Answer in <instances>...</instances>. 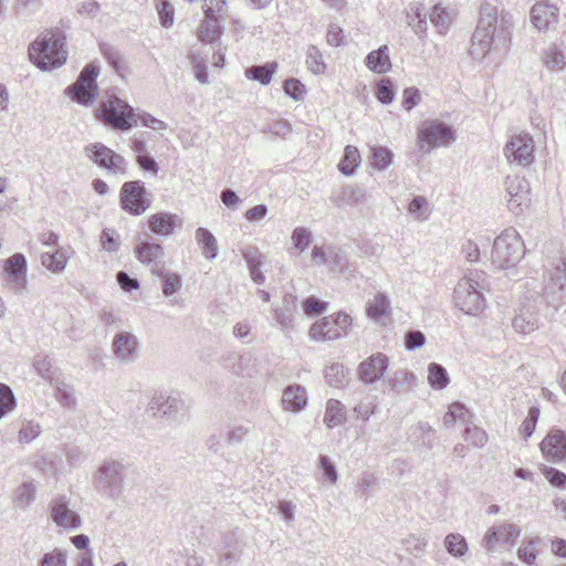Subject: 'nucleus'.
Masks as SVG:
<instances>
[{"mask_svg": "<svg viewBox=\"0 0 566 566\" xmlns=\"http://www.w3.org/2000/svg\"><path fill=\"white\" fill-rule=\"evenodd\" d=\"M32 63L43 71L61 66L67 56L65 36L61 32H50L36 39L29 48Z\"/></svg>", "mask_w": 566, "mask_h": 566, "instance_id": "1", "label": "nucleus"}, {"mask_svg": "<svg viewBox=\"0 0 566 566\" xmlns=\"http://www.w3.org/2000/svg\"><path fill=\"white\" fill-rule=\"evenodd\" d=\"M478 27H484V33L493 41L494 50H507L511 44L514 22L510 13L499 11L486 3L481 7Z\"/></svg>", "mask_w": 566, "mask_h": 566, "instance_id": "2", "label": "nucleus"}, {"mask_svg": "<svg viewBox=\"0 0 566 566\" xmlns=\"http://www.w3.org/2000/svg\"><path fill=\"white\" fill-rule=\"evenodd\" d=\"M525 254L524 243L514 228L504 229L493 241L491 263L495 269L515 266Z\"/></svg>", "mask_w": 566, "mask_h": 566, "instance_id": "3", "label": "nucleus"}, {"mask_svg": "<svg viewBox=\"0 0 566 566\" xmlns=\"http://www.w3.org/2000/svg\"><path fill=\"white\" fill-rule=\"evenodd\" d=\"M126 463L123 460L105 459L93 475L94 489L107 497L117 499L124 489Z\"/></svg>", "mask_w": 566, "mask_h": 566, "instance_id": "4", "label": "nucleus"}, {"mask_svg": "<svg viewBox=\"0 0 566 566\" xmlns=\"http://www.w3.org/2000/svg\"><path fill=\"white\" fill-rule=\"evenodd\" d=\"M97 117L115 130H129L136 125L134 108L116 96L101 103L97 108Z\"/></svg>", "mask_w": 566, "mask_h": 566, "instance_id": "5", "label": "nucleus"}, {"mask_svg": "<svg viewBox=\"0 0 566 566\" xmlns=\"http://www.w3.org/2000/svg\"><path fill=\"white\" fill-rule=\"evenodd\" d=\"M454 140L453 128L440 120H426L418 133V146L422 154H429L437 147H447Z\"/></svg>", "mask_w": 566, "mask_h": 566, "instance_id": "6", "label": "nucleus"}, {"mask_svg": "<svg viewBox=\"0 0 566 566\" xmlns=\"http://www.w3.org/2000/svg\"><path fill=\"white\" fill-rule=\"evenodd\" d=\"M137 259L149 266L151 272L161 277L163 283H180V277L165 269L164 249L158 243L144 242L136 247Z\"/></svg>", "mask_w": 566, "mask_h": 566, "instance_id": "7", "label": "nucleus"}, {"mask_svg": "<svg viewBox=\"0 0 566 566\" xmlns=\"http://www.w3.org/2000/svg\"><path fill=\"white\" fill-rule=\"evenodd\" d=\"M119 202L122 209L132 216L143 214L151 205L149 192L140 180L123 184L119 192Z\"/></svg>", "mask_w": 566, "mask_h": 566, "instance_id": "8", "label": "nucleus"}, {"mask_svg": "<svg viewBox=\"0 0 566 566\" xmlns=\"http://www.w3.org/2000/svg\"><path fill=\"white\" fill-rule=\"evenodd\" d=\"M97 65L94 63L86 65L82 70L76 82L66 88V93L72 97V99L81 105H92L97 96Z\"/></svg>", "mask_w": 566, "mask_h": 566, "instance_id": "9", "label": "nucleus"}, {"mask_svg": "<svg viewBox=\"0 0 566 566\" xmlns=\"http://www.w3.org/2000/svg\"><path fill=\"white\" fill-rule=\"evenodd\" d=\"M84 154L99 168L106 169L108 172L114 175L126 174L125 158L102 143H93L85 146Z\"/></svg>", "mask_w": 566, "mask_h": 566, "instance_id": "10", "label": "nucleus"}, {"mask_svg": "<svg viewBox=\"0 0 566 566\" xmlns=\"http://www.w3.org/2000/svg\"><path fill=\"white\" fill-rule=\"evenodd\" d=\"M534 149L533 137L528 134H518L506 143L504 153L510 163L526 167L534 163Z\"/></svg>", "mask_w": 566, "mask_h": 566, "instance_id": "11", "label": "nucleus"}, {"mask_svg": "<svg viewBox=\"0 0 566 566\" xmlns=\"http://www.w3.org/2000/svg\"><path fill=\"white\" fill-rule=\"evenodd\" d=\"M148 407L154 416L178 421L180 412L185 409V401L178 396L157 392L151 397Z\"/></svg>", "mask_w": 566, "mask_h": 566, "instance_id": "12", "label": "nucleus"}, {"mask_svg": "<svg viewBox=\"0 0 566 566\" xmlns=\"http://www.w3.org/2000/svg\"><path fill=\"white\" fill-rule=\"evenodd\" d=\"M505 189L509 196V209L520 214L527 207L530 201V184L521 176H507L505 180Z\"/></svg>", "mask_w": 566, "mask_h": 566, "instance_id": "13", "label": "nucleus"}, {"mask_svg": "<svg viewBox=\"0 0 566 566\" xmlns=\"http://www.w3.org/2000/svg\"><path fill=\"white\" fill-rule=\"evenodd\" d=\"M457 307L469 315H476L484 308V297L474 285H457L453 293Z\"/></svg>", "mask_w": 566, "mask_h": 566, "instance_id": "14", "label": "nucleus"}, {"mask_svg": "<svg viewBox=\"0 0 566 566\" xmlns=\"http://www.w3.org/2000/svg\"><path fill=\"white\" fill-rule=\"evenodd\" d=\"M139 348L138 338L127 331L117 333L112 342L113 353L122 364L135 361L139 356Z\"/></svg>", "mask_w": 566, "mask_h": 566, "instance_id": "15", "label": "nucleus"}, {"mask_svg": "<svg viewBox=\"0 0 566 566\" xmlns=\"http://www.w3.org/2000/svg\"><path fill=\"white\" fill-rule=\"evenodd\" d=\"M544 458L559 464L566 460V433L560 429H552L539 444Z\"/></svg>", "mask_w": 566, "mask_h": 566, "instance_id": "16", "label": "nucleus"}, {"mask_svg": "<svg viewBox=\"0 0 566 566\" xmlns=\"http://www.w3.org/2000/svg\"><path fill=\"white\" fill-rule=\"evenodd\" d=\"M521 531L511 523L494 525L488 530L483 538V546L486 552L492 553L497 544L513 546Z\"/></svg>", "mask_w": 566, "mask_h": 566, "instance_id": "17", "label": "nucleus"}, {"mask_svg": "<svg viewBox=\"0 0 566 566\" xmlns=\"http://www.w3.org/2000/svg\"><path fill=\"white\" fill-rule=\"evenodd\" d=\"M389 365L388 357L382 353H376L363 360L358 367L359 379L365 385H371L381 379Z\"/></svg>", "mask_w": 566, "mask_h": 566, "instance_id": "18", "label": "nucleus"}, {"mask_svg": "<svg viewBox=\"0 0 566 566\" xmlns=\"http://www.w3.org/2000/svg\"><path fill=\"white\" fill-rule=\"evenodd\" d=\"M51 517L59 527L64 530H76L82 524L81 516L70 507L64 496L57 497L52 502Z\"/></svg>", "mask_w": 566, "mask_h": 566, "instance_id": "19", "label": "nucleus"}, {"mask_svg": "<svg viewBox=\"0 0 566 566\" xmlns=\"http://www.w3.org/2000/svg\"><path fill=\"white\" fill-rule=\"evenodd\" d=\"M346 259L342 248L331 243L314 245L311 252V261L315 265H326L332 270L342 269Z\"/></svg>", "mask_w": 566, "mask_h": 566, "instance_id": "20", "label": "nucleus"}, {"mask_svg": "<svg viewBox=\"0 0 566 566\" xmlns=\"http://www.w3.org/2000/svg\"><path fill=\"white\" fill-rule=\"evenodd\" d=\"M558 8L548 2H537L531 9V21L539 31L547 30L557 23Z\"/></svg>", "mask_w": 566, "mask_h": 566, "instance_id": "21", "label": "nucleus"}, {"mask_svg": "<svg viewBox=\"0 0 566 566\" xmlns=\"http://www.w3.org/2000/svg\"><path fill=\"white\" fill-rule=\"evenodd\" d=\"M253 360L250 353H229L223 357V367L240 377L251 376L254 367Z\"/></svg>", "mask_w": 566, "mask_h": 566, "instance_id": "22", "label": "nucleus"}, {"mask_svg": "<svg viewBox=\"0 0 566 566\" xmlns=\"http://www.w3.org/2000/svg\"><path fill=\"white\" fill-rule=\"evenodd\" d=\"M308 335L310 338L315 342L335 340L342 337L333 322V315L316 321L311 326Z\"/></svg>", "mask_w": 566, "mask_h": 566, "instance_id": "23", "label": "nucleus"}, {"mask_svg": "<svg viewBox=\"0 0 566 566\" xmlns=\"http://www.w3.org/2000/svg\"><path fill=\"white\" fill-rule=\"evenodd\" d=\"M283 408L289 411L298 412L307 403L305 389L300 385L286 387L282 396Z\"/></svg>", "mask_w": 566, "mask_h": 566, "instance_id": "24", "label": "nucleus"}, {"mask_svg": "<svg viewBox=\"0 0 566 566\" xmlns=\"http://www.w3.org/2000/svg\"><path fill=\"white\" fill-rule=\"evenodd\" d=\"M484 29V27H476L470 48L471 56L479 62H482L492 49L494 50L493 41L483 32Z\"/></svg>", "mask_w": 566, "mask_h": 566, "instance_id": "25", "label": "nucleus"}, {"mask_svg": "<svg viewBox=\"0 0 566 566\" xmlns=\"http://www.w3.org/2000/svg\"><path fill=\"white\" fill-rule=\"evenodd\" d=\"M365 62L366 66L371 72L378 74L387 73L391 69L389 48L387 45H382L378 50L369 52L365 59Z\"/></svg>", "mask_w": 566, "mask_h": 566, "instance_id": "26", "label": "nucleus"}, {"mask_svg": "<svg viewBox=\"0 0 566 566\" xmlns=\"http://www.w3.org/2000/svg\"><path fill=\"white\" fill-rule=\"evenodd\" d=\"M394 394L412 391L417 387V377L412 371L400 369L387 379Z\"/></svg>", "mask_w": 566, "mask_h": 566, "instance_id": "27", "label": "nucleus"}, {"mask_svg": "<svg viewBox=\"0 0 566 566\" xmlns=\"http://www.w3.org/2000/svg\"><path fill=\"white\" fill-rule=\"evenodd\" d=\"M33 368L40 377L51 385L61 379L59 368L54 366L53 358L48 355H36L33 360Z\"/></svg>", "mask_w": 566, "mask_h": 566, "instance_id": "28", "label": "nucleus"}, {"mask_svg": "<svg viewBox=\"0 0 566 566\" xmlns=\"http://www.w3.org/2000/svg\"><path fill=\"white\" fill-rule=\"evenodd\" d=\"M177 221L178 217L176 214L161 212L153 214L148 220V224L154 233L160 235H169L172 233Z\"/></svg>", "mask_w": 566, "mask_h": 566, "instance_id": "29", "label": "nucleus"}, {"mask_svg": "<svg viewBox=\"0 0 566 566\" xmlns=\"http://www.w3.org/2000/svg\"><path fill=\"white\" fill-rule=\"evenodd\" d=\"M243 259L245 260L251 279L255 282L263 280V274L261 272V265L263 263V254L255 245H248L241 250Z\"/></svg>", "mask_w": 566, "mask_h": 566, "instance_id": "30", "label": "nucleus"}, {"mask_svg": "<svg viewBox=\"0 0 566 566\" xmlns=\"http://www.w3.org/2000/svg\"><path fill=\"white\" fill-rule=\"evenodd\" d=\"M407 211L417 222L429 220L432 209L428 199L423 196H415L407 206Z\"/></svg>", "mask_w": 566, "mask_h": 566, "instance_id": "31", "label": "nucleus"}, {"mask_svg": "<svg viewBox=\"0 0 566 566\" xmlns=\"http://www.w3.org/2000/svg\"><path fill=\"white\" fill-rule=\"evenodd\" d=\"M346 421L345 407L336 399H329L326 403L324 423L328 428H335Z\"/></svg>", "mask_w": 566, "mask_h": 566, "instance_id": "32", "label": "nucleus"}, {"mask_svg": "<svg viewBox=\"0 0 566 566\" xmlns=\"http://www.w3.org/2000/svg\"><path fill=\"white\" fill-rule=\"evenodd\" d=\"M427 13L424 7L420 3L410 4L407 9L408 24L417 34H422L427 31Z\"/></svg>", "mask_w": 566, "mask_h": 566, "instance_id": "33", "label": "nucleus"}, {"mask_svg": "<svg viewBox=\"0 0 566 566\" xmlns=\"http://www.w3.org/2000/svg\"><path fill=\"white\" fill-rule=\"evenodd\" d=\"M196 240L206 259L213 260L217 256V240L208 229L198 228L196 230Z\"/></svg>", "mask_w": 566, "mask_h": 566, "instance_id": "34", "label": "nucleus"}, {"mask_svg": "<svg viewBox=\"0 0 566 566\" xmlns=\"http://www.w3.org/2000/svg\"><path fill=\"white\" fill-rule=\"evenodd\" d=\"M446 551L454 558H462L467 555L469 547L467 539L460 533H450L444 537Z\"/></svg>", "mask_w": 566, "mask_h": 566, "instance_id": "35", "label": "nucleus"}, {"mask_svg": "<svg viewBox=\"0 0 566 566\" xmlns=\"http://www.w3.org/2000/svg\"><path fill=\"white\" fill-rule=\"evenodd\" d=\"M542 61L551 71L560 72L566 66L565 54L556 45H551L543 52Z\"/></svg>", "mask_w": 566, "mask_h": 566, "instance_id": "36", "label": "nucleus"}, {"mask_svg": "<svg viewBox=\"0 0 566 566\" xmlns=\"http://www.w3.org/2000/svg\"><path fill=\"white\" fill-rule=\"evenodd\" d=\"M389 300L385 294H377L367 306L368 316L376 321L381 322L382 318L389 314Z\"/></svg>", "mask_w": 566, "mask_h": 566, "instance_id": "37", "label": "nucleus"}, {"mask_svg": "<svg viewBox=\"0 0 566 566\" xmlns=\"http://www.w3.org/2000/svg\"><path fill=\"white\" fill-rule=\"evenodd\" d=\"M295 301L292 294H286L283 300L284 306L275 310L276 319L282 327L291 328L293 326L294 311L296 308Z\"/></svg>", "mask_w": 566, "mask_h": 566, "instance_id": "38", "label": "nucleus"}, {"mask_svg": "<svg viewBox=\"0 0 566 566\" xmlns=\"http://www.w3.org/2000/svg\"><path fill=\"white\" fill-rule=\"evenodd\" d=\"M428 382L437 390L446 388L450 382L447 369L440 364L430 363L428 365Z\"/></svg>", "mask_w": 566, "mask_h": 566, "instance_id": "39", "label": "nucleus"}, {"mask_svg": "<svg viewBox=\"0 0 566 566\" xmlns=\"http://www.w3.org/2000/svg\"><path fill=\"white\" fill-rule=\"evenodd\" d=\"M276 63L251 66L245 70V76L260 82L262 85H268L276 71Z\"/></svg>", "mask_w": 566, "mask_h": 566, "instance_id": "40", "label": "nucleus"}, {"mask_svg": "<svg viewBox=\"0 0 566 566\" xmlns=\"http://www.w3.org/2000/svg\"><path fill=\"white\" fill-rule=\"evenodd\" d=\"M512 325L517 333L527 335L538 328V321L533 313L521 311L513 318Z\"/></svg>", "mask_w": 566, "mask_h": 566, "instance_id": "41", "label": "nucleus"}, {"mask_svg": "<svg viewBox=\"0 0 566 566\" xmlns=\"http://www.w3.org/2000/svg\"><path fill=\"white\" fill-rule=\"evenodd\" d=\"M221 23L222 21L206 18L199 30V39L207 43L219 40L222 33Z\"/></svg>", "mask_w": 566, "mask_h": 566, "instance_id": "42", "label": "nucleus"}, {"mask_svg": "<svg viewBox=\"0 0 566 566\" xmlns=\"http://www.w3.org/2000/svg\"><path fill=\"white\" fill-rule=\"evenodd\" d=\"M36 488L33 482H24L14 492L13 502L20 509H27L35 499Z\"/></svg>", "mask_w": 566, "mask_h": 566, "instance_id": "43", "label": "nucleus"}, {"mask_svg": "<svg viewBox=\"0 0 566 566\" xmlns=\"http://www.w3.org/2000/svg\"><path fill=\"white\" fill-rule=\"evenodd\" d=\"M542 539L538 536L525 537L517 551L518 558L527 565H533L536 560V547Z\"/></svg>", "mask_w": 566, "mask_h": 566, "instance_id": "44", "label": "nucleus"}, {"mask_svg": "<svg viewBox=\"0 0 566 566\" xmlns=\"http://www.w3.org/2000/svg\"><path fill=\"white\" fill-rule=\"evenodd\" d=\"M360 164V155L355 146L348 145L345 148L344 157L339 163V170L346 175H352Z\"/></svg>", "mask_w": 566, "mask_h": 566, "instance_id": "45", "label": "nucleus"}, {"mask_svg": "<svg viewBox=\"0 0 566 566\" xmlns=\"http://www.w3.org/2000/svg\"><path fill=\"white\" fill-rule=\"evenodd\" d=\"M55 387L56 395L55 398L60 402L61 406L66 408H75L76 398L74 396V389L71 385L66 384L62 378L53 384Z\"/></svg>", "mask_w": 566, "mask_h": 566, "instance_id": "46", "label": "nucleus"}, {"mask_svg": "<svg viewBox=\"0 0 566 566\" xmlns=\"http://www.w3.org/2000/svg\"><path fill=\"white\" fill-rule=\"evenodd\" d=\"M489 243L490 238L484 235L478 237L475 241L469 239L463 242L461 252L467 261L476 262L480 258V248L486 247Z\"/></svg>", "mask_w": 566, "mask_h": 566, "instance_id": "47", "label": "nucleus"}, {"mask_svg": "<svg viewBox=\"0 0 566 566\" xmlns=\"http://www.w3.org/2000/svg\"><path fill=\"white\" fill-rule=\"evenodd\" d=\"M306 65L308 70L315 75H321L325 73L326 64L324 62L323 54L317 46L310 45L307 48Z\"/></svg>", "mask_w": 566, "mask_h": 566, "instance_id": "48", "label": "nucleus"}, {"mask_svg": "<svg viewBox=\"0 0 566 566\" xmlns=\"http://www.w3.org/2000/svg\"><path fill=\"white\" fill-rule=\"evenodd\" d=\"M202 8L208 19L223 21L228 17L226 0H205Z\"/></svg>", "mask_w": 566, "mask_h": 566, "instance_id": "49", "label": "nucleus"}, {"mask_svg": "<svg viewBox=\"0 0 566 566\" xmlns=\"http://www.w3.org/2000/svg\"><path fill=\"white\" fill-rule=\"evenodd\" d=\"M4 271L17 280L24 279L27 271V259L21 253H15L6 261Z\"/></svg>", "mask_w": 566, "mask_h": 566, "instance_id": "50", "label": "nucleus"}, {"mask_svg": "<svg viewBox=\"0 0 566 566\" xmlns=\"http://www.w3.org/2000/svg\"><path fill=\"white\" fill-rule=\"evenodd\" d=\"M371 150V165L378 170H384L392 164V151L384 146H373Z\"/></svg>", "mask_w": 566, "mask_h": 566, "instance_id": "51", "label": "nucleus"}, {"mask_svg": "<svg viewBox=\"0 0 566 566\" xmlns=\"http://www.w3.org/2000/svg\"><path fill=\"white\" fill-rule=\"evenodd\" d=\"M402 545L407 553L420 557L426 552L428 539L424 536L410 534L402 539Z\"/></svg>", "mask_w": 566, "mask_h": 566, "instance_id": "52", "label": "nucleus"}, {"mask_svg": "<svg viewBox=\"0 0 566 566\" xmlns=\"http://www.w3.org/2000/svg\"><path fill=\"white\" fill-rule=\"evenodd\" d=\"M430 21L439 29L440 33H444L451 23V15L444 8L437 4L431 9Z\"/></svg>", "mask_w": 566, "mask_h": 566, "instance_id": "53", "label": "nucleus"}, {"mask_svg": "<svg viewBox=\"0 0 566 566\" xmlns=\"http://www.w3.org/2000/svg\"><path fill=\"white\" fill-rule=\"evenodd\" d=\"M15 398L11 388L0 384V419L10 413L15 408Z\"/></svg>", "mask_w": 566, "mask_h": 566, "instance_id": "54", "label": "nucleus"}, {"mask_svg": "<svg viewBox=\"0 0 566 566\" xmlns=\"http://www.w3.org/2000/svg\"><path fill=\"white\" fill-rule=\"evenodd\" d=\"M464 439L475 448H483L489 441V436L485 430L478 426H468L464 431Z\"/></svg>", "mask_w": 566, "mask_h": 566, "instance_id": "55", "label": "nucleus"}, {"mask_svg": "<svg viewBox=\"0 0 566 566\" xmlns=\"http://www.w3.org/2000/svg\"><path fill=\"white\" fill-rule=\"evenodd\" d=\"M42 264L52 272H60L66 264V256L62 251L48 252L42 255Z\"/></svg>", "mask_w": 566, "mask_h": 566, "instance_id": "56", "label": "nucleus"}, {"mask_svg": "<svg viewBox=\"0 0 566 566\" xmlns=\"http://www.w3.org/2000/svg\"><path fill=\"white\" fill-rule=\"evenodd\" d=\"M249 433V427L243 424H234L227 430L224 439L228 444L237 446L242 443Z\"/></svg>", "mask_w": 566, "mask_h": 566, "instance_id": "57", "label": "nucleus"}, {"mask_svg": "<svg viewBox=\"0 0 566 566\" xmlns=\"http://www.w3.org/2000/svg\"><path fill=\"white\" fill-rule=\"evenodd\" d=\"M40 566H67V554L61 548H54L43 555Z\"/></svg>", "mask_w": 566, "mask_h": 566, "instance_id": "58", "label": "nucleus"}, {"mask_svg": "<svg viewBox=\"0 0 566 566\" xmlns=\"http://www.w3.org/2000/svg\"><path fill=\"white\" fill-rule=\"evenodd\" d=\"M291 240L293 247L303 252L312 241V232L307 228L297 227L293 230Z\"/></svg>", "mask_w": 566, "mask_h": 566, "instance_id": "59", "label": "nucleus"}, {"mask_svg": "<svg viewBox=\"0 0 566 566\" xmlns=\"http://www.w3.org/2000/svg\"><path fill=\"white\" fill-rule=\"evenodd\" d=\"M395 90L392 87V82L385 77L381 78L376 86V96L379 102L382 104H390L395 98Z\"/></svg>", "mask_w": 566, "mask_h": 566, "instance_id": "60", "label": "nucleus"}, {"mask_svg": "<svg viewBox=\"0 0 566 566\" xmlns=\"http://www.w3.org/2000/svg\"><path fill=\"white\" fill-rule=\"evenodd\" d=\"M135 120L136 123L139 120L144 127L151 128L156 132L166 130L168 128V125L164 120L156 118L147 112L135 113Z\"/></svg>", "mask_w": 566, "mask_h": 566, "instance_id": "61", "label": "nucleus"}, {"mask_svg": "<svg viewBox=\"0 0 566 566\" xmlns=\"http://www.w3.org/2000/svg\"><path fill=\"white\" fill-rule=\"evenodd\" d=\"M468 413L467 407L461 402H453L448 407V411L443 416V424L449 427L455 421L464 419Z\"/></svg>", "mask_w": 566, "mask_h": 566, "instance_id": "62", "label": "nucleus"}, {"mask_svg": "<svg viewBox=\"0 0 566 566\" xmlns=\"http://www.w3.org/2000/svg\"><path fill=\"white\" fill-rule=\"evenodd\" d=\"M328 303L317 298L316 296H308L303 302L304 313L311 317L317 316L327 310Z\"/></svg>", "mask_w": 566, "mask_h": 566, "instance_id": "63", "label": "nucleus"}, {"mask_svg": "<svg viewBox=\"0 0 566 566\" xmlns=\"http://www.w3.org/2000/svg\"><path fill=\"white\" fill-rule=\"evenodd\" d=\"M539 470L553 486H566V474L564 472L544 464L541 465Z\"/></svg>", "mask_w": 566, "mask_h": 566, "instance_id": "64", "label": "nucleus"}]
</instances>
